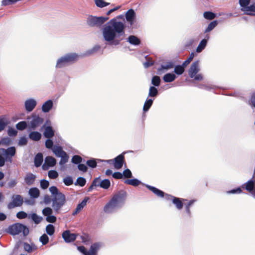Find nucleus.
<instances>
[{"label": "nucleus", "instance_id": "obj_59", "mask_svg": "<svg viewBox=\"0 0 255 255\" xmlns=\"http://www.w3.org/2000/svg\"><path fill=\"white\" fill-rule=\"evenodd\" d=\"M80 238L82 242L84 244H87L88 243L91 242L90 238L88 235L85 234L83 236H81Z\"/></svg>", "mask_w": 255, "mask_h": 255}, {"label": "nucleus", "instance_id": "obj_36", "mask_svg": "<svg viewBox=\"0 0 255 255\" xmlns=\"http://www.w3.org/2000/svg\"><path fill=\"white\" fill-rule=\"evenodd\" d=\"M110 181L107 179L101 181L100 184V187L104 189H108L110 187Z\"/></svg>", "mask_w": 255, "mask_h": 255}, {"label": "nucleus", "instance_id": "obj_14", "mask_svg": "<svg viewBox=\"0 0 255 255\" xmlns=\"http://www.w3.org/2000/svg\"><path fill=\"white\" fill-rule=\"evenodd\" d=\"M199 62L198 61L194 62L191 65L189 70V75L191 78H193L199 72Z\"/></svg>", "mask_w": 255, "mask_h": 255}, {"label": "nucleus", "instance_id": "obj_44", "mask_svg": "<svg viewBox=\"0 0 255 255\" xmlns=\"http://www.w3.org/2000/svg\"><path fill=\"white\" fill-rule=\"evenodd\" d=\"M95 4L99 7H104L110 4V3L105 2L104 0H95Z\"/></svg>", "mask_w": 255, "mask_h": 255}, {"label": "nucleus", "instance_id": "obj_3", "mask_svg": "<svg viewBox=\"0 0 255 255\" xmlns=\"http://www.w3.org/2000/svg\"><path fill=\"white\" fill-rule=\"evenodd\" d=\"M127 196V193L124 191H120L115 194L111 200L105 206L104 211L107 213L111 212L117 208L120 203H123Z\"/></svg>", "mask_w": 255, "mask_h": 255}, {"label": "nucleus", "instance_id": "obj_45", "mask_svg": "<svg viewBox=\"0 0 255 255\" xmlns=\"http://www.w3.org/2000/svg\"><path fill=\"white\" fill-rule=\"evenodd\" d=\"M59 157H61V159L59 162V164L60 165L65 164L66 162H68V159H69V156L67 155V154L66 153V152L64 153L63 155H62Z\"/></svg>", "mask_w": 255, "mask_h": 255}, {"label": "nucleus", "instance_id": "obj_48", "mask_svg": "<svg viewBox=\"0 0 255 255\" xmlns=\"http://www.w3.org/2000/svg\"><path fill=\"white\" fill-rule=\"evenodd\" d=\"M49 238L45 234H43L39 239V241L41 242L43 245H46L49 242Z\"/></svg>", "mask_w": 255, "mask_h": 255}, {"label": "nucleus", "instance_id": "obj_31", "mask_svg": "<svg viewBox=\"0 0 255 255\" xmlns=\"http://www.w3.org/2000/svg\"><path fill=\"white\" fill-rule=\"evenodd\" d=\"M30 196L33 198H37L39 197V190L37 188H32L29 190Z\"/></svg>", "mask_w": 255, "mask_h": 255}, {"label": "nucleus", "instance_id": "obj_26", "mask_svg": "<svg viewBox=\"0 0 255 255\" xmlns=\"http://www.w3.org/2000/svg\"><path fill=\"white\" fill-rule=\"evenodd\" d=\"M29 137L33 141H38L41 138V134L38 131H32L29 133Z\"/></svg>", "mask_w": 255, "mask_h": 255}, {"label": "nucleus", "instance_id": "obj_50", "mask_svg": "<svg viewBox=\"0 0 255 255\" xmlns=\"http://www.w3.org/2000/svg\"><path fill=\"white\" fill-rule=\"evenodd\" d=\"M72 162L74 164H80L82 161V158L78 155L73 156L72 158Z\"/></svg>", "mask_w": 255, "mask_h": 255}, {"label": "nucleus", "instance_id": "obj_40", "mask_svg": "<svg viewBox=\"0 0 255 255\" xmlns=\"http://www.w3.org/2000/svg\"><path fill=\"white\" fill-rule=\"evenodd\" d=\"M46 232L48 235H53L55 232V228L54 226L52 224H48L47 225L46 227Z\"/></svg>", "mask_w": 255, "mask_h": 255}, {"label": "nucleus", "instance_id": "obj_7", "mask_svg": "<svg viewBox=\"0 0 255 255\" xmlns=\"http://www.w3.org/2000/svg\"><path fill=\"white\" fill-rule=\"evenodd\" d=\"M102 161L106 162L110 164H113L116 169H120L123 167L125 161L124 153L119 155L113 159L102 160Z\"/></svg>", "mask_w": 255, "mask_h": 255}, {"label": "nucleus", "instance_id": "obj_37", "mask_svg": "<svg viewBox=\"0 0 255 255\" xmlns=\"http://www.w3.org/2000/svg\"><path fill=\"white\" fill-rule=\"evenodd\" d=\"M185 67L183 64L181 65L176 66L174 68V72L177 75H181L184 72Z\"/></svg>", "mask_w": 255, "mask_h": 255}, {"label": "nucleus", "instance_id": "obj_47", "mask_svg": "<svg viewBox=\"0 0 255 255\" xmlns=\"http://www.w3.org/2000/svg\"><path fill=\"white\" fill-rule=\"evenodd\" d=\"M161 82L160 78L158 76H154L152 78L151 83L154 86H159Z\"/></svg>", "mask_w": 255, "mask_h": 255}, {"label": "nucleus", "instance_id": "obj_9", "mask_svg": "<svg viewBox=\"0 0 255 255\" xmlns=\"http://www.w3.org/2000/svg\"><path fill=\"white\" fill-rule=\"evenodd\" d=\"M12 201L7 205V208L11 209L17 207L21 206L23 203V198L20 195H13L12 196Z\"/></svg>", "mask_w": 255, "mask_h": 255}, {"label": "nucleus", "instance_id": "obj_64", "mask_svg": "<svg viewBox=\"0 0 255 255\" xmlns=\"http://www.w3.org/2000/svg\"><path fill=\"white\" fill-rule=\"evenodd\" d=\"M123 175L125 178H129L132 177V173L129 169H127L124 171Z\"/></svg>", "mask_w": 255, "mask_h": 255}, {"label": "nucleus", "instance_id": "obj_39", "mask_svg": "<svg viewBox=\"0 0 255 255\" xmlns=\"http://www.w3.org/2000/svg\"><path fill=\"white\" fill-rule=\"evenodd\" d=\"M153 103V100L151 99L147 100L143 105V110L144 112H147L151 107Z\"/></svg>", "mask_w": 255, "mask_h": 255}, {"label": "nucleus", "instance_id": "obj_58", "mask_svg": "<svg viewBox=\"0 0 255 255\" xmlns=\"http://www.w3.org/2000/svg\"><path fill=\"white\" fill-rule=\"evenodd\" d=\"M63 182L66 186H70L73 184V181L71 177L68 176L63 179Z\"/></svg>", "mask_w": 255, "mask_h": 255}, {"label": "nucleus", "instance_id": "obj_1", "mask_svg": "<svg viewBox=\"0 0 255 255\" xmlns=\"http://www.w3.org/2000/svg\"><path fill=\"white\" fill-rule=\"evenodd\" d=\"M122 15L114 18L110 20L108 25H106L103 30V35L104 39L108 42H112L114 45H118L123 38L121 36L125 35V25L121 21H118L117 18H122Z\"/></svg>", "mask_w": 255, "mask_h": 255}, {"label": "nucleus", "instance_id": "obj_22", "mask_svg": "<svg viewBox=\"0 0 255 255\" xmlns=\"http://www.w3.org/2000/svg\"><path fill=\"white\" fill-rule=\"evenodd\" d=\"M53 102L51 100H49L45 102L42 106V110L44 113L48 112L52 108Z\"/></svg>", "mask_w": 255, "mask_h": 255}, {"label": "nucleus", "instance_id": "obj_13", "mask_svg": "<svg viewBox=\"0 0 255 255\" xmlns=\"http://www.w3.org/2000/svg\"><path fill=\"white\" fill-rule=\"evenodd\" d=\"M56 163V160L54 157L48 156L45 159V162L42 165V168L44 170H47L49 167L54 166Z\"/></svg>", "mask_w": 255, "mask_h": 255}, {"label": "nucleus", "instance_id": "obj_17", "mask_svg": "<svg viewBox=\"0 0 255 255\" xmlns=\"http://www.w3.org/2000/svg\"><path fill=\"white\" fill-rule=\"evenodd\" d=\"M244 13L247 15L255 16V2L246 6L243 10Z\"/></svg>", "mask_w": 255, "mask_h": 255}, {"label": "nucleus", "instance_id": "obj_4", "mask_svg": "<svg viewBox=\"0 0 255 255\" xmlns=\"http://www.w3.org/2000/svg\"><path fill=\"white\" fill-rule=\"evenodd\" d=\"M78 57L79 56L76 53L67 54L58 59L56 67L61 68L65 67L70 63L76 61L78 59Z\"/></svg>", "mask_w": 255, "mask_h": 255}, {"label": "nucleus", "instance_id": "obj_42", "mask_svg": "<svg viewBox=\"0 0 255 255\" xmlns=\"http://www.w3.org/2000/svg\"><path fill=\"white\" fill-rule=\"evenodd\" d=\"M86 164L89 167L92 168H96L97 166V162L96 159L95 158H92L89 160H88L86 162Z\"/></svg>", "mask_w": 255, "mask_h": 255}, {"label": "nucleus", "instance_id": "obj_56", "mask_svg": "<svg viewBox=\"0 0 255 255\" xmlns=\"http://www.w3.org/2000/svg\"><path fill=\"white\" fill-rule=\"evenodd\" d=\"M40 187L43 189H47L49 185V182L47 180H45V179L41 180L40 181Z\"/></svg>", "mask_w": 255, "mask_h": 255}, {"label": "nucleus", "instance_id": "obj_28", "mask_svg": "<svg viewBox=\"0 0 255 255\" xmlns=\"http://www.w3.org/2000/svg\"><path fill=\"white\" fill-rule=\"evenodd\" d=\"M4 154L8 157L9 155L11 157L15 154L16 150L14 146H11L6 149H1Z\"/></svg>", "mask_w": 255, "mask_h": 255}, {"label": "nucleus", "instance_id": "obj_25", "mask_svg": "<svg viewBox=\"0 0 255 255\" xmlns=\"http://www.w3.org/2000/svg\"><path fill=\"white\" fill-rule=\"evenodd\" d=\"M43 160V155L41 153H37L34 157V165L36 167H39Z\"/></svg>", "mask_w": 255, "mask_h": 255}, {"label": "nucleus", "instance_id": "obj_10", "mask_svg": "<svg viewBox=\"0 0 255 255\" xmlns=\"http://www.w3.org/2000/svg\"><path fill=\"white\" fill-rule=\"evenodd\" d=\"M44 122L42 118L39 116L32 115V120L30 122L28 128L30 129H35L37 128L40 126Z\"/></svg>", "mask_w": 255, "mask_h": 255}, {"label": "nucleus", "instance_id": "obj_54", "mask_svg": "<svg viewBox=\"0 0 255 255\" xmlns=\"http://www.w3.org/2000/svg\"><path fill=\"white\" fill-rule=\"evenodd\" d=\"M146 61L144 63V66L145 68H148L154 64V61L152 60L151 58L146 56Z\"/></svg>", "mask_w": 255, "mask_h": 255}, {"label": "nucleus", "instance_id": "obj_46", "mask_svg": "<svg viewBox=\"0 0 255 255\" xmlns=\"http://www.w3.org/2000/svg\"><path fill=\"white\" fill-rule=\"evenodd\" d=\"M204 17L209 20H212L216 17V14L211 11H206L204 13Z\"/></svg>", "mask_w": 255, "mask_h": 255}, {"label": "nucleus", "instance_id": "obj_6", "mask_svg": "<svg viewBox=\"0 0 255 255\" xmlns=\"http://www.w3.org/2000/svg\"><path fill=\"white\" fill-rule=\"evenodd\" d=\"M108 19V17H96L90 15L87 18V22L88 25L91 27H100Z\"/></svg>", "mask_w": 255, "mask_h": 255}, {"label": "nucleus", "instance_id": "obj_34", "mask_svg": "<svg viewBox=\"0 0 255 255\" xmlns=\"http://www.w3.org/2000/svg\"><path fill=\"white\" fill-rule=\"evenodd\" d=\"M207 43L206 39H202L196 48V52L198 53L201 52L206 47Z\"/></svg>", "mask_w": 255, "mask_h": 255}, {"label": "nucleus", "instance_id": "obj_2", "mask_svg": "<svg viewBox=\"0 0 255 255\" xmlns=\"http://www.w3.org/2000/svg\"><path fill=\"white\" fill-rule=\"evenodd\" d=\"M49 191L52 195V207L55 213H59L61 208L66 202L65 196L59 192L56 186L50 187Z\"/></svg>", "mask_w": 255, "mask_h": 255}, {"label": "nucleus", "instance_id": "obj_23", "mask_svg": "<svg viewBox=\"0 0 255 255\" xmlns=\"http://www.w3.org/2000/svg\"><path fill=\"white\" fill-rule=\"evenodd\" d=\"M52 151L54 152L55 155L58 157L66 152L63 150L61 146L57 145L54 146L52 148Z\"/></svg>", "mask_w": 255, "mask_h": 255}, {"label": "nucleus", "instance_id": "obj_55", "mask_svg": "<svg viewBox=\"0 0 255 255\" xmlns=\"http://www.w3.org/2000/svg\"><path fill=\"white\" fill-rule=\"evenodd\" d=\"M48 175L51 179H55L58 176V174L56 171L51 170L48 171Z\"/></svg>", "mask_w": 255, "mask_h": 255}, {"label": "nucleus", "instance_id": "obj_8", "mask_svg": "<svg viewBox=\"0 0 255 255\" xmlns=\"http://www.w3.org/2000/svg\"><path fill=\"white\" fill-rule=\"evenodd\" d=\"M100 247V244L96 243L91 246L90 250L88 251L84 246H79L77 249L78 251L83 253L84 255H97V253Z\"/></svg>", "mask_w": 255, "mask_h": 255}, {"label": "nucleus", "instance_id": "obj_19", "mask_svg": "<svg viewBox=\"0 0 255 255\" xmlns=\"http://www.w3.org/2000/svg\"><path fill=\"white\" fill-rule=\"evenodd\" d=\"M146 187L157 197H164V192L163 191L150 185H146Z\"/></svg>", "mask_w": 255, "mask_h": 255}, {"label": "nucleus", "instance_id": "obj_29", "mask_svg": "<svg viewBox=\"0 0 255 255\" xmlns=\"http://www.w3.org/2000/svg\"><path fill=\"white\" fill-rule=\"evenodd\" d=\"M128 41L131 44L138 45L140 43V39L134 35H130L128 37Z\"/></svg>", "mask_w": 255, "mask_h": 255}, {"label": "nucleus", "instance_id": "obj_11", "mask_svg": "<svg viewBox=\"0 0 255 255\" xmlns=\"http://www.w3.org/2000/svg\"><path fill=\"white\" fill-rule=\"evenodd\" d=\"M242 188L245 189L255 198V179L254 176L252 179L241 186Z\"/></svg>", "mask_w": 255, "mask_h": 255}, {"label": "nucleus", "instance_id": "obj_53", "mask_svg": "<svg viewBox=\"0 0 255 255\" xmlns=\"http://www.w3.org/2000/svg\"><path fill=\"white\" fill-rule=\"evenodd\" d=\"M86 183V179L82 177H78L76 180V185H78L81 187L84 186Z\"/></svg>", "mask_w": 255, "mask_h": 255}, {"label": "nucleus", "instance_id": "obj_43", "mask_svg": "<svg viewBox=\"0 0 255 255\" xmlns=\"http://www.w3.org/2000/svg\"><path fill=\"white\" fill-rule=\"evenodd\" d=\"M158 94L157 89L154 86L149 88L148 96L151 97H156Z\"/></svg>", "mask_w": 255, "mask_h": 255}, {"label": "nucleus", "instance_id": "obj_18", "mask_svg": "<svg viewBox=\"0 0 255 255\" xmlns=\"http://www.w3.org/2000/svg\"><path fill=\"white\" fill-rule=\"evenodd\" d=\"M135 16V13L132 9H130L126 12V18L128 21L131 25H132L134 21V19Z\"/></svg>", "mask_w": 255, "mask_h": 255}, {"label": "nucleus", "instance_id": "obj_32", "mask_svg": "<svg viewBox=\"0 0 255 255\" xmlns=\"http://www.w3.org/2000/svg\"><path fill=\"white\" fill-rule=\"evenodd\" d=\"M124 182L125 184L131 185L133 186H137L141 183V182L139 180L135 178L132 179H127Z\"/></svg>", "mask_w": 255, "mask_h": 255}, {"label": "nucleus", "instance_id": "obj_41", "mask_svg": "<svg viewBox=\"0 0 255 255\" xmlns=\"http://www.w3.org/2000/svg\"><path fill=\"white\" fill-rule=\"evenodd\" d=\"M27 127V125L25 121L20 122L16 125V128L19 130H23L25 129Z\"/></svg>", "mask_w": 255, "mask_h": 255}, {"label": "nucleus", "instance_id": "obj_24", "mask_svg": "<svg viewBox=\"0 0 255 255\" xmlns=\"http://www.w3.org/2000/svg\"><path fill=\"white\" fill-rule=\"evenodd\" d=\"M43 134L45 137L50 138L54 136V131L51 127L48 126L45 128Z\"/></svg>", "mask_w": 255, "mask_h": 255}, {"label": "nucleus", "instance_id": "obj_57", "mask_svg": "<svg viewBox=\"0 0 255 255\" xmlns=\"http://www.w3.org/2000/svg\"><path fill=\"white\" fill-rule=\"evenodd\" d=\"M194 57V53L192 52L190 54L189 57L182 63L183 66L186 67L191 62Z\"/></svg>", "mask_w": 255, "mask_h": 255}, {"label": "nucleus", "instance_id": "obj_12", "mask_svg": "<svg viewBox=\"0 0 255 255\" xmlns=\"http://www.w3.org/2000/svg\"><path fill=\"white\" fill-rule=\"evenodd\" d=\"M62 236L66 243H71L76 239L77 234L71 233L69 230H66L63 232Z\"/></svg>", "mask_w": 255, "mask_h": 255}, {"label": "nucleus", "instance_id": "obj_60", "mask_svg": "<svg viewBox=\"0 0 255 255\" xmlns=\"http://www.w3.org/2000/svg\"><path fill=\"white\" fill-rule=\"evenodd\" d=\"M242 192L241 186L236 189H234L227 192V194H240Z\"/></svg>", "mask_w": 255, "mask_h": 255}, {"label": "nucleus", "instance_id": "obj_61", "mask_svg": "<svg viewBox=\"0 0 255 255\" xmlns=\"http://www.w3.org/2000/svg\"><path fill=\"white\" fill-rule=\"evenodd\" d=\"M27 213L24 211H20L16 214V217L19 219H25L27 217Z\"/></svg>", "mask_w": 255, "mask_h": 255}, {"label": "nucleus", "instance_id": "obj_30", "mask_svg": "<svg viewBox=\"0 0 255 255\" xmlns=\"http://www.w3.org/2000/svg\"><path fill=\"white\" fill-rule=\"evenodd\" d=\"M174 63L172 62H167L165 65H162L160 68H159L157 70L159 74L161 73V72L164 70H168L169 69H171L174 67Z\"/></svg>", "mask_w": 255, "mask_h": 255}, {"label": "nucleus", "instance_id": "obj_27", "mask_svg": "<svg viewBox=\"0 0 255 255\" xmlns=\"http://www.w3.org/2000/svg\"><path fill=\"white\" fill-rule=\"evenodd\" d=\"M176 77V75L174 74L169 73L164 75L163 79L165 82L169 83L174 81Z\"/></svg>", "mask_w": 255, "mask_h": 255}, {"label": "nucleus", "instance_id": "obj_62", "mask_svg": "<svg viewBox=\"0 0 255 255\" xmlns=\"http://www.w3.org/2000/svg\"><path fill=\"white\" fill-rule=\"evenodd\" d=\"M7 133L10 136H14L16 135L17 131L12 128H9L7 130Z\"/></svg>", "mask_w": 255, "mask_h": 255}, {"label": "nucleus", "instance_id": "obj_38", "mask_svg": "<svg viewBox=\"0 0 255 255\" xmlns=\"http://www.w3.org/2000/svg\"><path fill=\"white\" fill-rule=\"evenodd\" d=\"M31 219L36 224H39L42 220V217L39 216L36 213H32L31 215Z\"/></svg>", "mask_w": 255, "mask_h": 255}, {"label": "nucleus", "instance_id": "obj_20", "mask_svg": "<svg viewBox=\"0 0 255 255\" xmlns=\"http://www.w3.org/2000/svg\"><path fill=\"white\" fill-rule=\"evenodd\" d=\"M36 176L31 173H28L24 177V181L28 185L33 184L35 180Z\"/></svg>", "mask_w": 255, "mask_h": 255}, {"label": "nucleus", "instance_id": "obj_35", "mask_svg": "<svg viewBox=\"0 0 255 255\" xmlns=\"http://www.w3.org/2000/svg\"><path fill=\"white\" fill-rule=\"evenodd\" d=\"M9 123V121L6 118L0 117V129L1 130H3Z\"/></svg>", "mask_w": 255, "mask_h": 255}, {"label": "nucleus", "instance_id": "obj_5", "mask_svg": "<svg viewBox=\"0 0 255 255\" xmlns=\"http://www.w3.org/2000/svg\"><path fill=\"white\" fill-rule=\"evenodd\" d=\"M8 232L12 235H18L22 232L24 236H27L29 234V229L22 224L15 223L8 227Z\"/></svg>", "mask_w": 255, "mask_h": 255}, {"label": "nucleus", "instance_id": "obj_15", "mask_svg": "<svg viewBox=\"0 0 255 255\" xmlns=\"http://www.w3.org/2000/svg\"><path fill=\"white\" fill-rule=\"evenodd\" d=\"M25 108L27 112H31L36 106V102L34 99H28L25 102Z\"/></svg>", "mask_w": 255, "mask_h": 255}, {"label": "nucleus", "instance_id": "obj_51", "mask_svg": "<svg viewBox=\"0 0 255 255\" xmlns=\"http://www.w3.org/2000/svg\"><path fill=\"white\" fill-rule=\"evenodd\" d=\"M217 23H218L216 20H214V21L210 22L207 28L206 29L205 32H209V31H211L213 28H214V27H216V26L217 25Z\"/></svg>", "mask_w": 255, "mask_h": 255}, {"label": "nucleus", "instance_id": "obj_16", "mask_svg": "<svg viewBox=\"0 0 255 255\" xmlns=\"http://www.w3.org/2000/svg\"><path fill=\"white\" fill-rule=\"evenodd\" d=\"M88 199V197H85L80 203L77 205L76 209L72 213L73 216H75L83 209V208L86 205Z\"/></svg>", "mask_w": 255, "mask_h": 255}, {"label": "nucleus", "instance_id": "obj_63", "mask_svg": "<svg viewBox=\"0 0 255 255\" xmlns=\"http://www.w3.org/2000/svg\"><path fill=\"white\" fill-rule=\"evenodd\" d=\"M46 220L47 222L54 223L56 221V217L53 215H49L46 217Z\"/></svg>", "mask_w": 255, "mask_h": 255}, {"label": "nucleus", "instance_id": "obj_33", "mask_svg": "<svg viewBox=\"0 0 255 255\" xmlns=\"http://www.w3.org/2000/svg\"><path fill=\"white\" fill-rule=\"evenodd\" d=\"M100 182L101 181L100 177H97L94 179V180L92 181L91 185L88 188V191L89 192H90L92 191L94 187L100 186Z\"/></svg>", "mask_w": 255, "mask_h": 255}, {"label": "nucleus", "instance_id": "obj_49", "mask_svg": "<svg viewBox=\"0 0 255 255\" xmlns=\"http://www.w3.org/2000/svg\"><path fill=\"white\" fill-rule=\"evenodd\" d=\"M251 0H239V3L242 7L241 10L243 11L246 6H248L250 3Z\"/></svg>", "mask_w": 255, "mask_h": 255}, {"label": "nucleus", "instance_id": "obj_52", "mask_svg": "<svg viewBox=\"0 0 255 255\" xmlns=\"http://www.w3.org/2000/svg\"><path fill=\"white\" fill-rule=\"evenodd\" d=\"M42 212L44 216L47 217L49 215H52V214L53 213V211L51 208L46 207L42 210Z\"/></svg>", "mask_w": 255, "mask_h": 255}, {"label": "nucleus", "instance_id": "obj_21", "mask_svg": "<svg viewBox=\"0 0 255 255\" xmlns=\"http://www.w3.org/2000/svg\"><path fill=\"white\" fill-rule=\"evenodd\" d=\"M186 199L183 198H179L176 197H175L173 200L172 203L175 205L176 208L178 210H181L183 207V201H186Z\"/></svg>", "mask_w": 255, "mask_h": 255}]
</instances>
